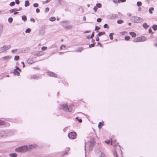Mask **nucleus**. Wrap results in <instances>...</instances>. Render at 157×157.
<instances>
[{"label": "nucleus", "mask_w": 157, "mask_h": 157, "mask_svg": "<svg viewBox=\"0 0 157 157\" xmlns=\"http://www.w3.org/2000/svg\"><path fill=\"white\" fill-rule=\"evenodd\" d=\"M73 105H71L69 107L67 106V103L63 104L60 105L59 109H63L66 112H71L72 110V107Z\"/></svg>", "instance_id": "nucleus-1"}, {"label": "nucleus", "mask_w": 157, "mask_h": 157, "mask_svg": "<svg viewBox=\"0 0 157 157\" xmlns=\"http://www.w3.org/2000/svg\"><path fill=\"white\" fill-rule=\"evenodd\" d=\"M61 23H63L62 26L63 28L65 29L70 30L72 29L73 25H69L70 23V22L69 21H64L61 22Z\"/></svg>", "instance_id": "nucleus-2"}, {"label": "nucleus", "mask_w": 157, "mask_h": 157, "mask_svg": "<svg viewBox=\"0 0 157 157\" xmlns=\"http://www.w3.org/2000/svg\"><path fill=\"white\" fill-rule=\"evenodd\" d=\"M28 149V146L26 145L23 146L16 148L15 150L17 152H26Z\"/></svg>", "instance_id": "nucleus-3"}, {"label": "nucleus", "mask_w": 157, "mask_h": 157, "mask_svg": "<svg viewBox=\"0 0 157 157\" xmlns=\"http://www.w3.org/2000/svg\"><path fill=\"white\" fill-rule=\"evenodd\" d=\"M131 20L134 22L135 23H139L143 21L142 18L138 17H132L131 18Z\"/></svg>", "instance_id": "nucleus-4"}, {"label": "nucleus", "mask_w": 157, "mask_h": 157, "mask_svg": "<svg viewBox=\"0 0 157 157\" xmlns=\"http://www.w3.org/2000/svg\"><path fill=\"white\" fill-rule=\"evenodd\" d=\"M76 133L75 132H72L68 134V137L71 139H74L76 138Z\"/></svg>", "instance_id": "nucleus-5"}, {"label": "nucleus", "mask_w": 157, "mask_h": 157, "mask_svg": "<svg viewBox=\"0 0 157 157\" xmlns=\"http://www.w3.org/2000/svg\"><path fill=\"white\" fill-rule=\"evenodd\" d=\"M107 17L109 19H115L118 17V15L117 14H109Z\"/></svg>", "instance_id": "nucleus-6"}, {"label": "nucleus", "mask_w": 157, "mask_h": 157, "mask_svg": "<svg viewBox=\"0 0 157 157\" xmlns=\"http://www.w3.org/2000/svg\"><path fill=\"white\" fill-rule=\"evenodd\" d=\"M95 143L94 141L93 140H90V142L89 144V150L90 151H91L93 149V147Z\"/></svg>", "instance_id": "nucleus-7"}, {"label": "nucleus", "mask_w": 157, "mask_h": 157, "mask_svg": "<svg viewBox=\"0 0 157 157\" xmlns=\"http://www.w3.org/2000/svg\"><path fill=\"white\" fill-rule=\"evenodd\" d=\"M47 74L48 75L51 77H57V75L54 72L49 71L47 72Z\"/></svg>", "instance_id": "nucleus-8"}, {"label": "nucleus", "mask_w": 157, "mask_h": 157, "mask_svg": "<svg viewBox=\"0 0 157 157\" xmlns=\"http://www.w3.org/2000/svg\"><path fill=\"white\" fill-rule=\"evenodd\" d=\"M139 42L144 41L146 40V38L144 36H141L138 37Z\"/></svg>", "instance_id": "nucleus-9"}, {"label": "nucleus", "mask_w": 157, "mask_h": 157, "mask_svg": "<svg viewBox=\"0 0 157 157\" xmlns=\"http://www.w3.org/2000/svg\"><path fill=\"white\" fill-rule=\"evenodd\" d=\"M10 45H4L2 48L4 50V51L9 49L10 48Z\"/></svg>", "instance_id": "nucleus-10"}, {"label": "nucleus", "mask_w": 157, "mask_h": 157, "mask_svg": "<svg viewBox=\"0 0 157 157\" xmlns=\"http://www.w3.org/2000/svg\"><path fill=\"white\" fill-rule=\"evenodd\" d=\"M84 48L82 47H79L78 48L77 50H75V52H81L83 50Z\"/></svg>", "instance_id": "nucleus-11"}, {"label": "nucleus", "mask_w": 157, "mask_h": 157, "mask_svg": "<svg viewBox=\"0 0 157 157\" xmlns=\"http://www.w3.org/2000/svg\"><path fill=\"white\" fill-rule=\"evenodd\" d=\"M129 34L131 35L132 37L134 38L136 37V33L133 32H131L129 33Z\"/></svg>", "instance_id": "nucleus-12"}, {"label": "nucleus", "mask_w": 157, "mask_h": 157, "mask_svg": "<svg viewBox=\"0 0 157 157\" xmlns=\"http://www.w3.org/2000/svg\"><path fill=\"white\" fill-rule=\"evenodd\" d=\"M11 56H7L2 57V59L5 60H8L11 58Z\"/></svg>", "instance_id": "nucleus-13"}, {"label": "nucleus", "mask_w": 157, "mask_h": 157, "mask_svg": "<svg viewBox=\"0 0 157 157\" xmlns=\"http://www.w3.org/2000/svg\"><path fill=\"white\" fill-rule=\"evenodd\" d=\"M104 123L103 122H100L98 124V127L99 128H101L102 127Z\"/></svg>", "instance_id": "nucleus-14"}, {"label": "nucleus", "mask_w": 157, "mask_h": 157, "mask_svg": "<svg viewBox=\"0 0 157 157\" xmlns=\"http://www.w3.org/2000/svg\"><path fill=\"white\" fill-rule=\"evenodd\" d=\"M112 151L113 152L114 155L115 157H118L117 153L115 149L113 150Z\"/></svg>", "instance_id": "nucleus-15"}, {"label": "nucleus", "mask_w": 157, "mask_h": 157, "mask_svg": "<svg viewBox=\"0 0 157 157\" xmlns=\"http://www.w3.org/2000/svg\"><path fill=\"white\" fill-rule=\"evenodd\" d=\"M13 73H14L15 75H17V76H19L20 75L19 72L15 69L14 70V72Z\"/></svg>", "instance_id": "nucleus-16"}, {"label": "nucleus", "mask_w": 157, "mask_h": 157, "mask_svg": "<svg viewBox=\"0 0 157 157\" xmlns=\"http://www.w3.org/2000/svg\"><path fill=\"white\" fill-rule=\"evenodd\" d=\"M10 156L11 157H17V154L15 153H11L10 154Z\"/></svg>", "instance_id": "nucleus-17"}, {"label": "nucleus", "mask_w": 157, "mask_h": 157, "mask_svg": "<svg viewBox=\"0 0 157 157\" xmlns=\"http://www.w3.org/2000/svg\"><path fill=\"white\" fill-rule=\"evenodd\" d=\"M17 11H18L17 9H13L10 10H9L10 12V13Z\"/></svg>", "instance_id": "nucleus-18"}, {"label": "nucleus", "mask_w": 157, "mask_h": 157, "mask_svg": "<svg viewBox=\"0 0 157 157\" xmlns=\"http://www.w3.org/2000/svg\"><path fill=\"white\" fill-rule=\"evenodd\" d=\"M143 27L145 29H147L148 27V25L146 23H144L143 25Z\"/></svg>", "instance_id": "nucleus-19"}, {"label": "nucleus", "mask_w": 157, "mask_h": 157, "mask_svg": "<svg viewBox=\"0 0 157 157\" xmlns=\"http://www.w3.org/2000/svg\"><path fill=\"white\" fill-rule=\"evenodd\" d=\"M29 5V3L28 1L26 0L25 1V7H27Z\"/></svg>", "instance_id": "nucleus-20"}, {"label": "nucleus", "mask_w": 157, "mask_h": 157, "mask_svg": "<svg viewBox=\"0 0 157 157\" xmlns=\"http://www.w3.org/2000/svg\"><path fill=\"white\" fill-rule=\"evenodd\" d=\"M3 30V27L2 25H0V36L1 35Z\"/></svg>", "instance_id": "nucleus-21"}, {"label": "nucleus", "mask_w": 157, "mask_h": 157, "mask_svg": "<svg viewBox=\"0 0 157 157\" xmlns=\"http://www.w3.org/2000/svg\"><path fill=\"white\" fill-rule=\"evenodd\" d=\"M154 8L153 7H151L149 9V12L151 14L153 13L152 11L154 10Z\"/></svg>", "instance_id": "nucleus-22"}, {"label": "nucleus", "mask_w": 157, "mask_h": 157, "mask_svg": "<svg viewBox=\"0 0 157 157\" xmlns=\"http://www.w3.org/2000/svg\"><path fill=\"white\" fill-rule=\"evenodd\" d=\"M152 28H153L154 30L155 31L157 29V25L154 24L152 26Z\"/></svg>", "instance_id": "nucleus-23"}, {"label": "nucleus", "mask_w": 157, "mask_h": 157, "mask_svg": "<svg viewBox=\"0 0 157 157\" xmlns=\"http://www.w3.org/2000/svg\"><path fill=\"white\" fill-rule=\"evenodd\" d=\"M114 34L113 33H111L110 34L109 36L110 37V38L111 40H113V35Z\"/></svg>", "instance_id": "nucleus-24"}, {"label": "nucleus", "mask_w": 157, "mask_h": 157, "mask_svg": "<svg viewBox=\"0 0 157 157\" xmlns=\"http://www.w3.org/2000/svg\"><path fill=\"white\" fill-rule=\"evenodd\" d=\"M111 144H112L113 143L116 144V140L114 138H112L111 139Z\"/></svg>", "instance_id": "nucleus-25"}, {"label": "nucleus", "mask_w": 157, "mask_h": 157, "mask_svg": "<svg viewBox=\"0 0 157 157\" xmlns=\"http://www.w3.org/2000/svg\"><path fill=\"white\" fill-rule=\"evenodd\" d=\"M50 21H53L56 20V18L55 17H51L49 19Z\"/></svg>", "instance_id": "nucleus-26"}, {"label": "nucleus", "mask_w": 157, "mask_h": 157, "mask_svg": "<svg viewBox=\"0 0 157 157\" xmlns=\"http://www.w3.org/2000/svg\"><path fill=\"white\" fill-rule=\"evenodd\" d=\"M22 19L24 21H25L27 20L26 17L25 15H23L22 16Z\"/></svg>", "instance_id": "nucleus-27"}, {"label": "nucleus", "mask_w": 157, "mask_h": 157, "mask_svg": "<svg viewBox=\"0 0 157 157\" xmlns=\"http://www.w3.org/2000/svg\"><path fill=\"white\" fill-rule=\"evenodd\" d=\"M13 18L11 17H10L8 18V22L10 23H11L13 21Z\"/></svg>", "instance_id": "nucleus-28"}, {"label": "nucleus", "mask_w": 157, "mask_h": 157, "mask_svg": "<svg viewBox=\"0 0 157 157\" xmlns=\"http://www.w3.org/2000/svg\"><path fill=\"white\" fill-rule=\"evenodd\" d=\"M19 59V56H15L14 57V59L15 61H17Z\"/></svg>", "instance_id": "nucleus-29"}, {"label": "nucleus", "mask_w": 157, "mask_h": 157, "mask_svg": "<svg viewBox=\"0 0 157 157\" xmlns=\"http://www.w3.org/2000/svg\"><path fill=\"white\" fill-rule=\"evenodd\" d=\"M66 151L65 152L63 153V155H66L67 154V151H68L69 150V147L66 148Z\"/></svg>", "instance_id": "nucleus-30"}, {"label": "nucleus", "mask_w": 157, "mask_h": 157, "mask_svg": "<svg viewBox=\"0 0 157 157\" xmlns=\"http://www.w3.org/2000/svg\"><path fill=\"white\" fill-rule=\"evenodd\" d=\"M39 77V76L36 75H34L31 77V78L32 79H36Z\"/></svg>", "instance_id": "nucleus-31"}, {"label": "nucleus", "mask_w": 157, "mask_h": 157, "mask_svg": "<svg viewBox=\"0 0 157 157\" xmlns=\"http://www.w3.org/2000/svg\"><path fill=\"white\" fill-rule=\"evenodd\" d=\"M96 6L97 7L100 8L101 7V4L100 3H97L96 4Z\"/></svg>", "instance_id": "nucleus-32"}, {"label": "nucleus", "mask_w": 157, "mask_h": 157, "mask_svg": "<svg viewBox=\"0 0 157 157\" xmlns=\"http://www.w3.org/2000/svg\"><path fill=\"white\" fill-rule=\"evenodd\" d=\"M124 21L122 20H118L117 21V23L118 24H120L123 23Z\"/></svg>", "instance_id": "nucleus-33"}, {"label": "nucleus", "mask_w": 157, "mask_h": 157, "mask_svg": "<svg viewBox=\"0 0 157 157\" xmlns=\"http://www.w3.org/2000/svg\"><path fill=\"white\" fill-rule=\"evenodd\" d=\"M100 35V36H101L103 35H104L105 34V32H101L98 33Z\"/></svg>", "instance_id": "nucleus-34"}, {"label": "nucleus", "mask_w": 157, "mask_h": 157, "mask_svg": "<svg viewBox=\"0 0 157 157\" xmlns=\"http://www.w3.org/2000/svg\"><path fill=\"white\" fill-rule=\"evenodd\" d=\"M100 29V28L99 27H98L97 26H96L95 27V31L97 30V32H98V30H99Z\"/></svg>", "instance_id": "nucleus-35"}, {"label": "nucleus", "mask_w": 157, "mask_h": 157, "mask_svg": "<svg viewBox=\"0 0 157 157\" xmlns=\"http://www.w3.org/2000/svg\"><path fill=\"white\" fill-rule=\"evenodd\" d=\"M124 39L126 40H128L130 39V37L129 36H126L125 37Z\"/></svg>", "instance_id": "nucleus-36"}, {"label": "nucleus", "mask_w": 157, "mask_h": 157, "mask_svg": "<svg viewBox=\"0 0 157 157\" xmlns=\"http://www.w3.org/2000/svg\"><path fill=\"white\" fill-rule=\"evenodd\" d=\"M103 27L104 28H107L108 29H109V27L108 25L107 24H105L103 26Z\"/></svg>", "instance_id": "nucleus-37"}, {"label": "nucleus", "mask_w": 157, "mask_h": 157, "mask_svg": "<svg viewBox=\"0 0 157 157\" xmlns=\"http://www.w3.org/2000/svg\"><path fill=\"white\" fill-rule=\"evenodd\" d=\"M76 119L78 120L79 123H81L82 122V120L81 119H79L78 117H76Z\"/></svg>", "instance_id": "nucleus-38"}, {"label": "nucleus", "mask_w": 157, "mask_h": 157, "mask_svg": "<svg viewBox=\"0 0 157 157\" xmlns=\"http://www.w3.org/2000/svg\"><path fill=\"white\" fill-rule=\"evenodd\" d=\"M137 5L138 6H140L142 5V2L140 1L138 2L137 3Z\"/></svg>", "instance_id": "nucleus-39"}, {"label": "nucleus", "mask_w": 157, "mask_h": 157, "mask_svg": "<svg viewBox=\"0 0 157 157\" xmlns=\"http://www.w3.org/2000/svg\"><path fill=\"white\" fill-rule=\"evenodd\" d=\"M31 32V29L30 28L27 29L25 31L26 33H29Z\"/></svg>", "instance_id": "nucleus-40"}, {"label": "nucleus", "mask_w": 157, "mask_h": 157, "mask_svg": "<svg viewBox=\"0 0 157 157\" xmlns=\"http://www.w3.org/2000/svg\"><path fill=\"white\" fill-rule=\"evenodd\" d=\"M5 122L4 121L0 120V125H4L5 124Z\"/></svg>", "instance_id": "nucleus-41"}, {"label": "nucleus", "mask_w": 157, "mask_h": 157, "mask_svg": "<svg viewBox=\"0 0 157 157\" xmlns=\"http://www.w3.org/2000/svg\"><path fill=\"white\" fill-rule=\"evenodd\" d=\"M27 63L29 64H32L33 63L31 59H28L27 60Z\"/></svg>", "instance_id": "nucleus-42"}, {"label": "nucleus", "mask_w": 157, "mask_h": 157, "mask_svg": "<svg viewBox=\"0 0 157 157\" xmlns=\"http://www.w3.org/2000/svg\"><path fill=\"white\" fill-rule=\"evenodd\" d=\"M133 42L135 43L139 42L138 37L135 38L133 40Z\"/></svg>", "instance_id": "nucleus-43"}, {"label": "nucleus", "mask_w": 157, "mask_h": 157, "mask_svg": "<svg viewBox=\"0 0 157 157\" xmlns=\"http://www.w3.org/2000/svg\"><path fill=\"white\" fill-rule=\"evenodd\" d=\"M4 50L2 47L0 48V53H2L4 52Z\"/></svg>", "instance_id": "nucleus-44"}, {"label": "nucleus", "mask_w": 157, "mask_h": 157, "mask_svg": "<svg viewBox=\"0 0 157 157\" xmlns=\"http://www.w3.org/2000/svg\"><path fill=\"white\" fill-rule=\"evenodd\" d=\"M33 6L35 7H37L39 5L37 3H34L33 4Z\"/></svg>", "instance_id": "nucleus-45"}, {"label": "nucleus", "mask_w": 157, "mask_h": 157, "mask_svg": "<svg viewBox=\"0 0 157 157\" xmlns=\"http://www.w3.org/2000/svg\"><path fill=\"white\" fill-rule=\"evenodd\" d=\"M15 4V2H11L10 3V5L11 6H13Z\"/></svg>", "instance_id": "nucleus-46"}, {"label": "nucleus", "mask_w": 157, "mask_h": 157, "mask_svg": "<svg viewBox=\"0 0 157 157\" xmlns=\"http://www.w3.org/2000/svg\"><path fill=\"white\" fill-rule=\"evenodd\" d=\"M126 0H118V2H125Z\"/></svg>", "instance_id": "nucleus-47"}, {"label": "nucleus", "mask_w": 157, "mask_h": 157, "mask_svg": "<svg viewBox=\"0 0 157 157\" xmlns=\"http://www.w3.org/2000/svg\"><path fill=\"white\" fill-rule=\"evenodd\" d=\"M94 43H93L89 45V48H91V47H94Z\"/></svg>", "instance_id": "nucleus-48"}, {"label": "nucleus", "mask_w": 157, "mask_h": 157, "mask_svg": "<svg viewBox=\"0 0 157 157\" xmlns=\"http://www.w3.org/2000/svg\"><path fill=\"white\" fill-rule=\"evenodd\" d=\"M101 20H102V19L101 18H98L97 19V21L98 22H100L101 21Z\"/></svg>", "instance_id": "nucleus-49"}, {"label": "nucleus", "mask_w": 157, "mask_h": 157, "mask_svg": "<svg viewBox=\"0 0 157 157\" xmlns=\"http://www.w3.org/2000/svg\"><path fill=\"white\" fill-rule=\"evenodd\" d=\"M30 21L33 22L34 23L35 22V20L33 18H31L30 19Z\"/></svg>", "instance_id": "nucleus-50"}, {"label": "nucleus", "mask_w": 157, "mask_h": 157, "mask_svg": "<svg viewBox=\"0 0 157 157\" xmlns=\"http://www.w3.org/2000/svg\"><path fill=\"white\" fill-rule=\"evenodd\" d=\"M49 10V8L48 7H47L45 9L44 12L45 13H46L48 12Z\"/></svg>", "instance_id": "nucleus-51"}, {"label": "nucleus", "mask_w": 157, "mask_h": 157, "mask_svg": "<svg viewBox=\"0 0 157 157\" xmlns=\"http://www.w3.org/2000/svg\"><path fill=\"white\" fill-rule=\"evenodd\" d=\"M47 48V47H45V46L42 47L41 48V49H42V50H45Z\"/></svg>", "instance_id": "nucleus-52"}, {"label": "nucleus", "mask_w": 157, "mask_h": 157, "mask_svg": "<svg viewBox=\"0 0 157 157\" xmlns=\"http://www.w3.org/2000/svg\"><path fill=\"white\" fill-rule=\"evenodd\" d=\"M94 36V32H93L90 36V38L92 39L93 38Z\"/></svg>", "instance_id": "nucleus-53"}, {"label": "nucleus", "mask_w": 157, "mask_h": 157, "mask_svg": "<svg viewBox=\"0 0 157 157\" xmlns=\"http://www.w3.org/2000/svg\"><path fill=\"white\" fill-rule=\"evenodd\" d=\"M98 9L97 7L96 6H94L93 8V10L95 12H96Z\"/></svg>", "instance_id": "nucleus-54"}, {"label": "nucleus", "mask_w": 157, "mask_h": 157, "mask_svg": "<svg viewBox=\"0 0 157 157\" xmlns=\"http://www.w3.org/2000/svg\"><path fill=\"white\" fill-rule=\"evenodd\" d=\"M50 0H46L45 1H44L43 2V3L44 4H45L47 3L48 2H50Z\"/></svg>", "instance_id": "nucleus-55"}, {"label": "nucleus", "mask_w": 157, "mask_h": 157, "mask_svg": "<svg viewBox=\"0 0 157 157\" xmlns=\"http://www.w3.org/2000/svg\"><path fill=\"white\" fill-rule=\"evenodd\" d=\"M100 157H105V155L104 153L101 152V155Z\"/></svg>", "instance_id": "nucleus-56"}, {"label": "nucleus", "mask_w": 157, "mask_h": 157, "mask_svg": "<svg viewBox=\"0 0 157 157\" xmlns=\"http://www.w3.org/2000/svg\"><path fill=\"white\" fill-rule=\"evenodd\" d=\"M15 2L17 4H19L20 3V2H19V0H15Z\"/></svg>", "instance_id": "nucleus-57"}, {"label": "nucleus", "mask_w": 157, "mask_h": 157, "mask_svg": "<svg viewBox=\"0 0 157 157\" xmlns=\"http://www.w3.org/2000/svg\"><path fill=\"white\" fill-rule=\"evenodd\" d=\"M17 51V49H13V50H12L11 51V52L13 53H14L15 52H16Z\"/></svg>", "instance_id": "nucleus-58"}, {"label": "nucleus", "mask_w": 157, "mask_h": 157, "mask_svg": "<svg viewBox=\"0 0 157 157\" xmlns=\"http://www.w3.org/2000/svg\"><path fill=\"white\" fill-rule=\"evenodd\" d=\"M97 44L98 45H99L101 47H102L103 46V45L101 44L99 42H98Z\"/></svg>", "instance_id": "nucleus-59"}, {"label": "nucleus", "mask_w": 157, "mask_h": 157, "mask_svg": "<svg viewBox=\"0 0 157 157\" xmlns=\"http://www.w3.org/2000/svg\"><path fill=\"white\" fill-rule=\"evenodd\" d=\"M148 32L149 33H151V34H152L153 33H152V30L151 28L149 29Z\"/></svg>", "instance_id": "nucleus-60"}, {"label": "nucleus", "mask_w": 157, "mask_h": 157, "mask_svg": "<svg viewBox=\"0 0 157 157\" xmlns=\"http://www.w3.org/2000/svg\"><path fill=\"white\" fill-rule=\"evenodd\" d=\"M40 10L38 8H37L36 9V12L37 13H38L40 12Z\"/></svg>", "instance_id": "nucleus-61"}, {"label": "nucleus", "mask_w": 157, "mask_h": 157, "mask_svg": "<svg viewBox=\"0 0 157 157\" xmlns=\"http://www.w3.org/2000/svg\"><path fill=\"white\" fill-rule=\"evenodd\" d=\"M105 142L107 144H109L110 143V140H109L108 141H105Z\"/></svg>", "instance_id": "nucleus-62"}, {"label": "nucleus", "mask_w": 157, "mask_h": 157, "mask_svg": "<svg viewBox=\"0 0 157 157\" xmlns=\"http://www.w3.org/2000/svg\"><path fill=\"white\" fill-rule=\"evenodd\" d=\"M90 31L86 30V31H85L84 32V33H90Z\"/></svg>", "instance_id": "nucleus-63"}, {"label": "nucleus", "mask_w": 157, "mask_h": 157, "mask_svg": "<svg viewBox=\"0 0 157 157\" xmlns=\"http://www.w3.org/2000/svg\"><path fill=\"white\" fill-rule=\"evenodd\" d=\"M21 63L23 64V67H25V64H24V62L22 61L21 62Z\"/></svg>", "instance_id": "nucleus-64"}]
</instances>
